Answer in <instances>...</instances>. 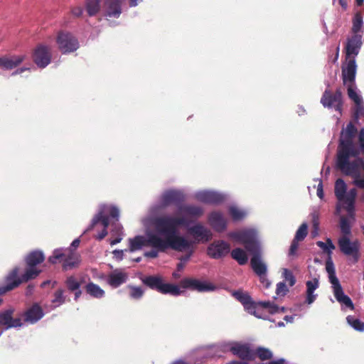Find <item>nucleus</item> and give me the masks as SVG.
I'll return each mask as SVG.
<instances>
[{
    "label": "nucleus",
    "instance_id": "5701e85b",
    "mask_svg": "<svg viewBox=\"0 0 364 364\" xmlns=\"http://www.w3.org/2000/svg\"><path fill=\"white\" fill-rule=\"evenodd\" d=\"M230 247L224 240H218L211 243L207 249V254L213 259H220L228 255Z\"/></svg>",
    "mask_w": 364,
    "mask_h": 364
},
{
    "label": "nucleus",
    "instance_id": "4be33fe9",
    "mask_svg": "<svg viewBox=\"0 0 364 364\" xmlns=\"http://www.w3.org/2000/svg\"><path fill=\"white\" fill-rule=\"evenodd\" d=\"M33 58L38 67L45 68L51 60L50 48L45 45H39L35 49Z\"/></svg>",
    "mask_w": 364,
    "mask_h": 364
},
{
    "label": "nucleus",
    "instance_id": "13d9d810",
    "mask_svg": "<svg viewBox=\"0 0 364 364\" xmlns=\"http://www.w3.org/2000/svg\"><path fill=\"white\" fill-rule=\"evenodd\" d=\"M299 247V242L293 240L291 242L289 251V256H294L296 255V251Z\"/></svg>",
    "mask_w": 364,
    "mask_h": 364
},
{
    "label": "nucleus",
    "instance_id": "052dcab7",
    "mask_svg": "<svg viewBox=\"0 0 364 364\" xmlns=\"http://www.w3.org/2000/svg\"><path fill=\"white\" fill-rule=\"evenodd\" d=\"M112 254L114 258L117 261H122L124 258V250H114Z\"/></svg>",
    "mask_w": 364,
    "mask_h": 364
},
{
    "label": "nucleus",
    "instance_id": "bb28decb",
    "mask_svg": "<svg viewBox=\"0 0 364 364\" xmlns=\"http://www.w3.org/2000/svg\"><path fill=\"white\" fill-rule=\"evenodd\" d=\"M208 221L213 228L218 232H223L227 228V220L220 212L211 213L208 217Z\"/></svg>",
    "mask_w": 364,
    "mask_h": 364
},
{
    "label": "nucleus",
    "instance_id": "37998d69",
    "mask_svg": "<svg viewBox=\"0 0 364 364\" xmlns=\"http://www.w3.org/2000/svg\"><path fill=\"white\" fill-rule=\"evenodd\" d=\"M348 323L355 331L363 332L364 323L353 316H348L346 318Z\"/></svg>",
    "mask_w": 364,
    "mask_h": 364
},
{
    "label": "nucleus",
    "instance_id": "2eb2a0df",
    "mask_svg": "<svg viewBox=\"0 0 364 364\" xmlns=\"http://www.w3.org/2000/svg\"><path fill=\"white\" fill-rule=\"evenodd\" d=\"M321 103L324 107L334 108L336 111L341 114L343 107V96L340 88H337L333 94L328 89H326L321 98Z\"/></svg>",
    "mask_w": 364,
    "mask_h": 364
},
{
    "label": "nucleus",
    "instance_id": "6ab92c4d",
    "mask_svg": "<svg viewBox=\"0 0 364 364\" xmlns=\"http://www.w3.org/2000/svg\"><path fill=\"white\" fill-rule=\"evenodd\" d=\"M186 196L180 190L170 189L163 193L160 197L161 206L165 208L173 203L178 205H182Z\"/></svg>",
    "mask_w": 364,
    "mask_h": 364
},
{
    "label": "nucleus",
    "instance_id": "412c9836",
    "mask_svg": "<svg viewBox=\"0 0 364 364\" xmlns=\"http://www.w3.org/2000/svg\"><path fill=\"white\" fill-rule=\"evenodd\" d=\"M363 43V40L362 35L356 34L348 37L345 47L346 58H355L360 50Z\"/></svg>",
    "mask_w": 364,
    "mask_h": 364
},
{
    "label": "nucleus",
    "instance_id": "2f4dec72",
    "mask_svg": "<svg viewBox=\"0 0 364 364\" xmlns=\"http://www.w3.org/2000/svg\"><path fill=\"white\" fill-rule=\"evenodd\" d=\"M306 302L308 304H311L317 298V294H314L316 289L318 288L319 282L318 279L314 278L312 280H309L306 283Z\"/></svg>",
    "mask_w": 364,
    "mask_h": 364
},
{
    "label": "nucleus",
    "instance_id": "9b49d317",
    "mask_svg": "<svg viewBox=\"0 0 364 364\" xmlns=\"http://www.w3.org/2000/svg\"><path fill=\"white\" fill-rule=\"evenodd\" d=\"M232 295L242 304L245 311L249 314L254 315L257 318L272 321L269 316L263 314L262 310L257 306L247 292L237 290L232 291Z\"/></svg>",
    "mask_w": 364,
    "mask_h": 364
},
{
    "label": "nucleus",
    "instance_id": "72a5a7b5",
    "mask_svg": "<svg viewBox=\"0 0 364 364\" xmlns=\"http://www.w3.org/2000/svg\"><path fill=\"white\" fill-rule=\"evenodd\" d=\"M44 254L41 250H34L30 252L26 257V262L28 267H35L37 264L44 261Z\"/></svg>",
    "mask_w": 364,
    "mask_h": 364
},
{
    "label": "nucleus",
    "instance_id": "4c0bfd02",
    "mask_svg": "<svg viewBox=\"0 0 364 364\" xmlns=\"http://www.w3.org/2000/svg\"><path fill=\"white\" fill-rule=\"evenodd\" d=\"M231 256L240 265H244L247 262V256L245 252L241 248L237 247L232 250L231 252Z\"/></svg>",
    "mask_w": 364,
    "mask_h": 364
},
{
    "label": "nucleus",
    "instance_id": "f8f14e48",
    "mask_svg": "<svg viewBox=\"0 0 364 364\" xmlns=\"http://www.w3.org/2000/svg\"><path fill=\"white\" fill-rule=\"evenodd\" d=\"M261 250L252 253L250 259V265L254 272L259 277L261 283L265 288H269L271 282L267 279V266L262 261L261 257Z\"/></svg>",
    "mask_w": 364,
    "mask_h": 364
},
{
    "label": "nucleus",
    "instance_id": "49530a36",
    "mask_svg": "<svg viewBox=\"0 0 364 364\" xmlns=\"http://www.w3.org/2000/svg\"><path fill=\"white\" fill-rule=\"evenodd\" d=\"M340 229L341 232L343 233L342 236L348 235L349 237L351 235V226L348 220L344 217L341 218L340 221Z\"/></svg>",
    "mask_w": 364,
    "mask_h": 364
},
{
    "label": "nucleus",
    "instance_id": "20e7f679",
    "mask_svg": "<svg viewBox=\"0 0 364 364\" xmlns=\"http://www.w3.org/2000/svg\"><path fill=\"white\" fill-rule=\"evenodd\" d=\"M119 210L113 205H100L98 213L92 218L90 225L86 230H90L99 222L103 225V230L98 233L96 238L102 240L107 235V228L109 225L114 228L115 224L119 222Z\"/></svg>",
    "mask_w": 364,
    "mask_h": 364
},
{
    "label": "nucleus",
    "instance_id": "e433bc0d",
    "mask_svg": "<svg viewBox=\"0 0 364 364\" xmlns=\"http://www.w3.org/2000/svg\"><path fill=\"white\" fill-rule=\"evenodd\" d=\"M111 233L113 236H116V237L114 239H111L109 244L111 245H115L119 243L122 240L124 235L122 225L119 222H117L115 224V226L111 230Z\"/></svg>",
    "mask_w": 364,
    "mask_h": 364
},
{
    "label": "nucleus",
    "instance_id": "1a4fd4ad",
    "mask_svg": "<svg viewBox=\"0 0 364 364\" xmlns=\"http://www.w3.org/2000/svg\"><path fill=\"white\" fill-rule=\"evenodd\" d=\"M229 237L244 245L245 249L251 254L261 250L257 232L255 229L231 232Z\"/></svg>",
    "mask_w": 364,
    "mask_h": 364
},
{
    "label": "nucleus",
    "instance_id": "c9c22d12",
    "mask_svg": "<svg viewBox=\"0 0 364 364\" xmlns=\"http://www.w3.org/2000/svg\"><path fill=\"white\" fill-rule=\"evenodd\" d=\"M363 31L364 23L363 21V17L360 13H357L353 19V35L360 34L363 36Z\"/></svg>",
    "mask_w": 364,
    "mask_h": 364
},
{
    "label": "nucleus",
    "instance_id": "9d476101",
    "mask_svg": "<svg viewBox=\"0 0 364 364\" xmlns=\"http://www.w3.org/2000/svg\"><path fill=\"white\" fill-rule=\"evenodd\" d=\"M338 245L340 251L348 257V261L351 264H356L360 259V244L358 240H350L346 236H341L338 240Z\"/></svg>",
    "mask_w": 364,
    "mask_h": 364
},
{
    "label": "nucleus",
    "instance_id": "09e8293b",
    "mask_svg": "<svg viewBox=\"0 0 364 364\" xmlns=\"http://www.w3.org/2000/svg\"><path fill=\"white\" fill-rule=\"evenodd\" d=\"M65 284H66L68 289L70 291H73L77 290L78 289L80 288V283L73 276H70V277H67V279L65 280Z\"/></svg>",
    "mask_w": 364,
    "mask_h": 364
},
{
    "label": "nucleus",
    "instance_id": "e2e57ef3",
    "mask_svg": "<svg viewBox=\"0 0 364 364\" xmlns=\"http://www.w3.org/2000/svg\"><path fill=\"white\" fill-rule=\"evenodd\" d=\"M317 196L319 198L323 199L324 196L322 181L320 180L317 186Z\"/></svg>",
    "mask_w": 364,
    "mask_h": 364
},
{
    "label": "nucleus",
    "instance_id": "f704fd0d",
    "mask_svg": "<svg viewBox=\"0 0 364 364\" xmlns=\"http://www.w3.org/2000/svg\"><path fill=\"white\" fill-rule=\"evenodd\" d=\"M85 291L91 297L102 299L105 296V291L97 284L90 282L85 285Z\"/></svg>",
    "mask_w": 364,
    "mask_h": 364
},
{
    "label": "nucleus",
    "instance_id": "0eeeda50",
    "mask_svg": "<svg viewBox=\"0 0 364 364\" xmlns=\"http://www.w3.org/2000/svg\"><path fill=\"white\" fill-rule=\"evenodd\" d=\"M51 264L62 262L63 271H68L78 267L80 263V256L72 250L58 248L53 250L52 255L48 257Z\"/></svg>",
    "mask_w": 364,
    "mask_h": 364
},
{
    "label": "nucleus",
    "instance_id": "de8ad7c7",
    "mask_svg": "<svg viewBox=\"0 0 364 364\" xmlns=\"http://www.w3.org/2000/svg\"><path fill=\"white\" fill-rule=\"evenodd\" d=\"M308 234V225L306 223H302L296 232L294 240L296 241H302L305 239Z\"/></svg>",
    "mask_w": 364,
    "mask_h": 364
},
{
    "label": "nucleus",
    "instance_id": "ddd939ff",
    "mask_svg": "<svg viewBox=\"0 0 364 364\" xmlns=\"http://www.w3.org/2000/svg\"><path fill=\"white\" fill-rule=\"evenodd\" d=\"M183 227L187 229L188 233L193 238V241L191 242L194 247L195 244L206 243L212 239L211 231L200 223Z\"/></svg>",
    "mask_w": 364,
    "mask_h": 364
},
{
    "label": "nucleus",
    "instance_id": "3c124183",
    "mask_svg": "<svg viewBox=\"0 0 364 364\" xmlns=\"http://www.w3.org/2000/svg\"><path fill=\"white\" fill-rule=\"evenodd\" d=\"M257 353L262 360H268L272 357V353L269 349L262 347L257 348Z\"/></svg>",
    "mask_w": 364,
    "mask_h": 364
},
{
    "label": "nucleus",
    "instance_id": "39448f33",
    "mask_svg": "<svg viewBox=\"0 0 364 364\" xmlns=\"http://www.w3.org/2000/svg\"><path fill=\"white\" fill-rule=\"evenodd\" d=\"M334 194L339 203H342L350 217H354L355 203L357 197L355 188L347 191V184L342 178H338L334 184Z\"/></svg>",
    "mask_w": 364,
    "mask_h": 364
},
{
    "label": "nucleus",
    "instance_id": "6e6552de",
    "mask_svg": "<svg viewBox=\"0 0 364 364\" xmlns=\"http://www.w3.org/2000/svg\"><path fill=\"white\" fill-rule=\"evenodd\" d=\"M142 283L151 289L155 290L162 294L179 296L182 294L178 285L166 283L160 275H149L141 278Z\"/></svg>",
    "mask_w": 364,
    "mask_h": 364
},
{
    "label": "nucleus",
    "instance_id": "473e14b6",
    "mask_svg": "<svg viewBox=\"0 0 364 364\" xmlns=\"http://www.w3.org/2000/svg\"><path fill=\"white\" fill-rule=\"evenodd\" d=\"M144 246H146V233L145 236L136 235L133 238L129 239V249L124 251L134 252L141 250Z\"/></svg>",
    "mask_w": 364,
    "mask_h": 364
},
{
    "label": "nucleus",
    "instance_id": "69168bd1",
    "mask_svg": "<svg viewBox=\"0 0 364 364\" xmlns=\"http://www.w3.org/2000/svg\"><path fill=\"white\" fill-rule=\"evenodd\" d=\"M294 316L295 315L285 316L284 317V320L286 321L287 323H293L294 321Z\"/></svg>",
    "mask_w": 364,
    "mask_h": 364
},
{
    "label": "nucleus",
    "instance_id": "338daca9",
    "mask_svg": "<svg viewBox=\"0 0 364 364\" xmlns=\"http://www.w3.org/2000/svg\"><path fill=\"white\" fill-rule=\"evenodd\" d=\"M285 360L283 358H280L275 360H272L268 363V364H284Z\"/></svg>",
    "mask_w": 364,
    "mask_h": 364
},
{
    "label": "nucleus",
    "instance_id": "603ef678",
    "mask_svg": "<svg viewBox=\"0 0 364 364\" xmlns=\"http://www.w3.org/2000/svg\"><path fill=\"white\" fill-rule=\"evenodd\" d=\"M282 276L285 281L289 283L290 287H293L296 283V279L293 273L288 269H284Z\"/></svg>",
    "mask_w": 364,
    "mask_h": 364
},
{
    "label": "nucleus",
    "instance_id": "a878e982",
    "mask_svg": "<svg viewBox=\"0 0 364 364\" xmlns=\"http://www.w3.org/2000/svg\"><path fill=\"white\" fill-rule=\"evenodd\" d=\"M346 59L348 60L346 65L342 69L343 82L345 84L348 82L353 83L355 81L357 69L355 58H350Z\"/></svg>",
    "mask_w": 364,
    "mask_h": 364
},
{
    "label": "nucleus",
    "instance_id": "f257e3e1",
    "mask_svg": "<svg viewBox=\"0 0 364 364\" xmlns=\"http://www.w3.org/2000/svg\"><path fill=\"white\" fill-rule=\"evenodd\" d=\"M357 132L352 122L341 131L336 166L343 174L350 176L356 187L364 189V161L357 158L360 151L354 143Z\"/></svg>",
    "mask_w": 364,
    "mask_h": 364
},
{
    "label": "nucleus",
    "instance_id": "79ce46f5",
    "mask_svg": "<svg viewBox=\"0 0 364 364\" xmlns=\"http://www.w3.org/2000/svg\"><path fill=\"white\" fill-rule=\"evenodd\" d=\"M41 272V270H38L36 267H28L21 276V282H26L31 279H35L39 275Z\"/></svg>",
    "mask_w": 364,
    "mask_h": 364
},
{
    "label": "nucleus",
    "instance_id": "a211bd4d",
    "mask_svg": "<svg viewBox=\"0 0 364 364\" xmlns=\"http://www.w3.org/2000/svg\"><path fill=\"white\" fill-rule=\"evenodd\" d=\"M171 241H174L176 243H179L180 246L178 249H173L175 251L177 252H186V254L181 257H179L180 262L186 264L187 262L189 261L192 255H193L195 252V247L193 246V243L187 240L185 237L174 235V236H172Z\"/></svg>",
    "mask_w": 364,
    "mask_h": 364
},
{
    "label": "nucleus",
    "instance_id": "0e129e2a",
    "mask_svg": "<svg viewBox=\"0 0 364 364\" xmlns=\"http://www.w3.org/2000/svg\"><path fill=\"white\" fill-rule=\"evenodd\" d=\"M80 240L79 238L75 239L72 243L70 244V247L69 248H66L65 250H72L77 248L80 245Z\"/></svg>",
    "mask_w": 364,
    "mask_h": 364
},
{
    "label": "nucleus",
    "instance_id": "423d86ee",
    "mask_svg": "<svg viewBox=\"0 0 364 364\" xmlns=\"http://www.w3.org/2000/svg\"><path fill=\"white\" fill-rule=\"evenodd\" d=\"M326 269L328 274L329 281L332 284L334 296L338 302L342 306H345V307L353 310L354 304L352 300L348 295L345 294L339 280L336 275L335 267L331 257H328V259L326 260Z\"/></svg>",
    "mask_w": 364,
    "mask_h": 364
},
{
    "label": "nucleus",
    "instance_id": "7ed1b4c3",
    "mask_svg": "<svg viewBox=\"0 0 364 364\" xmlns=\"http://www.w3.org/2000/svg\"><path fill=\"white\" fill-rule=\"evenodd\" d=\"M159 221L156 218L154 221V229L146 231V246L151 247L146 251L144 255L148 258H156L159 252H165L168 249H178L181 245L171 241L172 233L163 230Z\"/></svg>",
    "mask_w": 364,
    "mask_h": 364
},
{
    "label": "nucleus",
    "instance_id": "b1692460",
    "mask_svg": "<svg viewBox=\"0 0 364 364\" xmlns=\"http://www.w3.org/2000/svg\"><path fill=\"white\" fill-rule=\"evenodd\" d=\"M19 268L14 267L6 277L5 285L0 287V294H3L18 287L21 282V277L18 276Z\"/></svg>",
    "mask_w": 364,
    "mask_h": 364
},
{
    "label": "nucleus",
    "instance_id": "864d4df0",
    "mask_svg": "<svg viewBox=\"0 0 364 364\" xmlns=\"http://www.w3.org/2000/svg\"><path fill=\"white\" fill-rule=\"evenodd\" d=\"M348 95L349 98L352 100L355 103H358L359 102L363 100L362 96L359 95L354 89H353L350 85H349L348 87Z\"/></svg>",
    "mask_w": 364,
    "mask_h": 364
},
{
    "label": "nucleus",
    "instance_id": "ea45409f",
    "mask_svg": "<svg viewBox=\"0 0 364 364\" xmlns=\"http://www.w3.org/2000/svg\"><path fill=\"white\" fill-rule=\"evenodd\" d=\"M229 214L234 222L243 220L247 215V212L239 209L236 205H230L229 207Z\"/></svg>",
    "mask_w": 364,
    "mask_h": 364
},
{
    "label": "nucleus",
    "instance_id": "4468645a",
    "mask_svg": "<svg viewBox=\"0 0 364 364\" xmlns=\"http://www.w3.org/2000/svg\"><path fill=\"white\" fill-rule=\"evenodd\" d=\"M59 50L63 54L73 53L79 48L78 40L70 33L60 31L56 38Z\"/></svg>",
    "mask_w": 364,
    "mask_h": 364
},
{
    "label": "nucleus",
    "instance_id": "58836bf2",
    "mask_svg": "<svg viewBox=\"0 0 364 364\" xmlns=\"http://www.w3.org/2000/svg\"><path fill=\"white\" fill-rule=\"evenodd\" d=\"M100 0H87L85 3V9L90 16H95L100 11Z\"/></svg>",
    "mask_w": 364,
    "mask_h": 364
},
{
    "label": "nucleus",
    "instance_id": "aec40b11",
    "mask_svg": "<svg viewBox=\"0 0 364 364\" xmlns=\"http://www.w3.org/2000/svg\"><path fill=\"white\" fill-rule=\"evenodd\" d=\"M194 197L199 202L212 205H219L225 200L224 194L213 191H197Z\"/></svg>",
    "mask_w": 364,
    "mask_h": 364
},
{
    "label": "nucleus",
    "instance_id": "f03ea898",
    "mask_svg": "<svg viewBox=\"0 0 364 364\" xmlns=\"http://www.w3.org/2000/svg\"><path fill=\"white\" fill-rule=\"evenodd\" d=\"M204 213L202 207L193 204H182L178 205V216L166 215L156 219L159 221V225L164 232L178 234V228L188 226L192 220L200 218Z\"/></svg>",
    "mask_w": 364,
    "mask_h": 364
},
{
    "label": "nucleus",
    "instance_id": "bf43d9fd",
    "mask_svg": "<svg viewBox=\"0 0 364 364\" xmlns=\"http://www.w3.org/2000/svg\"><path fill=\"white\" fill-rule=\"evenodd\" d=\"M358 141H359L360 150L362 153L364 154V128H362L360 130V132L358 134Z\"/></svg>",
    "mask_w": 364,
    "mask_h": 364
},
{
    "label": "nucleus",
    "instance_id": "dca6fc26",
    "mask_svg": "<svg viewBox=\"0 0 364 364\" xmlns=\"http://www.w3.org/2000/svg\"><path fill=\"white\" fill-rule=\"evenodd\" d=\"M14 309L9 308L0 311V337L10 328H21L23 322L21 318H14Z\"/></svg>",
    "mask_w": 364,
    "mask_h": 364
},
{
    "label": "nucleus",
    "instance_id": "393cba45",
    "mask_svg": "<svg viewBox=\"0 0 364 364\" xmlns=\"http://www.w3.org/2000/svg\"><path fill=\"white\" fill-rule=\"evenodd\" d=\"M128 277L127 273L122 269H116L106 277L105 281L111 287L117 288L126 283Z\"/></svg>",
    "mask_w": 364,
    "mask_h": 364
},
{
    "label": "nucleus",
    "instance_id": "4d7b16f0",
    "mask_svg": "<svg viewBox=\"0 0 364 364\" xmlns=\"http://www.w3.org/2000/svg\"><path fill=\"white\" fill-rule=\"evenodd\" d=\"M355 117L356 118H359L361 117H364V102L363 100L359 102L358 103H355Z\"/></svg>",
    "mask_w": 364,
    "mask_h": 364
},
{
    "label": "nucleus",
    "instance_id": "c756f323",
    "mask_svg": "<svg viewBox=\"0 0 364 364\" xmlns=\"http://www.w3.org/2000/svg\"><path fill=\"white\" fill-rule=\"evenodd\" d=\"M24 59V55H11L0 58V68L5 70H12L19 65Z\"/></svg>",
    "mask_w": 364,
    "mask_h": 364
},
{
    "label": "nucleus",
    "instance_id": "a18cd8bd",
    "mask_svg": "<svg viewBox=\"0 0 364 364\" xmlns=\"http://www.w3.org/2000/svg\"><path fill=\"white\" fill-rule=\"evenodd\" d=\"M129 296L134 300H139L144 296V290L141 287L129 285Z\"/></svg>",
    "mask_w": 364,
    "mask_h": 364
},
{
    "label": "nucleus",
    "instance_id": "c85d7f7f",
    "mask_svg": "<svg viewBox=\"0 0 364 364\" xmlns=\"http://www.w3.org/2000/svg\"><path fill=\"white\" fill-rule=\"evenodd\" d=\"M24 321L30 323H35L44 316L42 308L38 304H34L24 313Z\"/></svg>",
    "mask_w": 364,
    "mask_h": 364
},
{
    "label": "nucleus",
    "instance_id": "5fc2aeb1",
    "mask_svg": "<svg viewBox=\"0 0 364 364\" xmlns=\"http://www.w3.org/2000/svg\"><path fill=\"white\" fill-rule=\"evenodd\" d=\"M288 291L289 289L284 282H280L277 284L276 294L277 296H284Z\"/></svg>",
    "mask_w": 364,
    "mask_h": 364
},
{
    "label": "nucleus",
    "instance_id": "680f3d73",
    "mask_svg": "<svg viewBox=\"0 0 364 364\" xmlns=\"http://www.w3.org/2000/svg\"><path fill=\"white\" fill-rule=\"evenodd\" d=\"M72 14L75 17H80L83 14V8L82 6H75L71 10Z\"/></svg>",
    "mask_w": 364,
    "mask_h": 364
},
{
    "label": "nucleus",
    "instance_id": "a19ab883",
    "mask_svg": "<svg viewBox=\"0 0 364 364\" xmlns=\"http://www.w3.org/2000/svg\"><path fill=\"white\" fill-rule=\"evenodd\" d=\"M64 289H58L53 294V299L51 300V303L53 305V308H56L63 304L65 302V296L64 295Z\"/></svg>",
    "mask_w": 364,
    "mask_h": 364
},
{
    "label": "nucleus",
    "instance_id": "6e6d98bb",
    "mask_svg": "<svg viewBox=\"0 0 364 364\" xmlns=\"http://www.w3.org/2000/svg\"><path fill=\"white\" fill-rule=\"evenodd\" d=\"M235 343V342H222L217 346V348L223 353H232V348Z\"/></svg>",
    "mask_w": 364,
    "mask_h": 364
},
{
    "label": "nucleus",
    "instance_id": "774afa93",
    "mask_svg": "<svg viewBox=\"0 0 364 364\" xmlns=\"http://www.w3.org/2000/svg\"><path fill=\"white\" fill-rule=\"evenodd\" d=\"M73 291L75 292V297H74V300H75V301H77V300L80 298V296H81V294H82V291H81V289H80H80H78L77 290H75V291Z\"/></svg>",
    "mask_w": 364,
    "mask_h": 364
},
{
    "label": "nucleus",
    "instance_id": "8fccbe9b",
    "mask_svg": "<svg viewBox=\"0 0 364 364\" xmlns=\"http://www.w3.org/2000/svg\"><path fill=\"white\" fill-rule=\"evenodd\" d=\"M257 305V306H260L264 309H267L271 314H274L279 312V306L269 301H260Z\"/></svg>",
    "mask_w": 364,
    "mask_h": 364
},
{
    "label": "nucleus",
    "instance_id": "f3484780",
    "mask_svg": "<svg viewBox=\"0 0 364 364\" xmlns=\"http://www.w3.org/2000/svg\"><path fill=\"white\" fill-rule=\"evenodd\" d=\"M180 285L183 289L199 292L213 291L217 289L216 287L210 282L189 277L181 279Z\"/></svg>",
    "mask_w": 364,
    "mask_h": 364
},
{
    "label": "nucleus",
    "instance_id": "cd10ccee",
    "mask_svg": "<svg viewBox=\"0 0 364 364\" xmlns=\"http://www.w3.org/2000/svg\"><path fill=\"white\" fill-rule=\"evenodd\" d=\"M105 16L118 18L122 14V0H104Z\"/></svg>",
    "mask_w": 364,
    "mask_h": 364
},
{
    "label": "nucleus",
    "instance_id": "c03bdc74",
    "mask_svg": "<svg viewBox=\"0 0 364 364\" xmlns=\"http://www.w3.org/2000/svg\"><path fill=\"white\" fill-rule=\"evenodd\" d=\"M316 245L324 252L327 253L328 257H331L332 251L335 249V245L331 238H327L326 242L323 241H317Z\"/></svg>",
    "mask_w": 364,
    "mask_h": 364
},
{
    "label": "nucleus",
    "instance_id": "7c9ffc66",
    "mask_svg": "<svg viewBox=\"0 0 364 364\" xmlns=\"http://www.w3.org/2000/svg\"><path fill=\"white\" fill-rule=\"evenodd\" d=\"M232 353L242 360H250L254 355L252 350L247 344H242L237 342H235L234 346H232Z\"/></svg>",
    "mask_w": 364,
    "mask_h": 364
}]
</instances>
